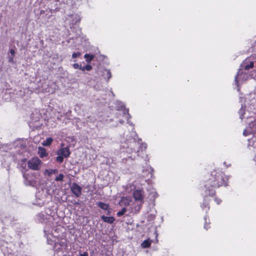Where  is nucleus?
Masks as SVG:
<instances>
[{"mask_svg":"<svg viewBox=\"0 0 256 256\" xmlns=\"http://www.w3.org/2000/svg\"><path fill=\"white\" fill-rule=\"evenodd\" d=\"M241 70H240L238 72L237 75L235 77V82L236 84H238V79H239L240 80H242V82H244L246 80L248 77L249 75H248L246 73H243L242 72H240Z\"/></svg>","mask_w":256,"mask_h":256,"instance_id":"obj_6","label":"nucleus"},{"mask_svg":"<svg viewBox=\"0 0 256 256\" xmlns=\"http://www.w3.org/2000/svg\"><path fill=\"white\" fill-rule=\"evenodd\" d=\"M104 76L106 78H107L108 80L110 78L112 77V74H111L110 70H107V69L105 70L104 72Z\"/></svg>","mask_w":256,"mask_h":256,"instance_id":"obj_18","label":"nucleus"},{"mask_svg":"<svg viewBox=\"0 0 256 256\" xmlns=\"http://www.w3.org/2000/svg\"><path fill=\"white\" fill-rule=\"evenodd\" d=\"M151 242L150 240H144L141 246L142 248H147L150 246Z\"/></svg>","mask_w":256,"mask_h":256,"instance_id":"obj_13","label":"nucleus"},{"mask_svg":"<svg viewBox=\"0 0 256 256\" xmlns=\"http://www.w3.org/2000/svg\"><path fill=\"white\" fill-rule=\"evenodd\" d=\"M47 242L48 244H50L52 246L54 245L55 247L58 246V244L56 243L55 240H51L50 237L49 236L47 238Z\"/></svg>","mask_w":256,"mask_h":256,"instance_id":"obj_20","label":"nucleus"},{"mask_svg":"<svg viewBox=\"0 0 256 256\" xmlns=\"http://www.w3.org/2000/svg\"><path fill=\"white\" fill-rule=\"evenodd\" d=\"M228 178L222 172H212L208 180L206 182L204 186L206 188V193L210 196L214 194V188H218L221 186H227Z\"/></svg>","mask_w":256,"mask_h":256,"instance_id":"obj_1","label":"nucleus"},{"mask_svg":"<svg viewBox=\"0 0 256 256\" xmlns=\"http://www.w3.org/2000/svg\"><path fill=\"white\" fill-rule=\"evenodd\" d=\"M133 196L135 200L140 201L141 204L138 206L136 212H138L142 207V204L143 202L144 194L143 192L140 190H136L133 193Z\"/></svg>","mask_w":256,"mask_h":256,"instance_id":"obj_4","label":"nucleus"},{"mask_svg":"<svg viewBox=\"0 0 256 256\" xmlns=\"http://www.w3.org/2000/svg\"><path fill=\"white\" fill-rule=\"evenodd\" d=\"M72 192L76 196L79 197L82 194V188L76 183H72L70 187Z\"/></svg>","mask_w":256,"mask_h":256,"instance_id":"obj_5","label":"nucleus"},{"mask_svg":"<svg viewBox=\"0 0 256 256\" xmlns=\"http://www.w3.org/2000/svg\"><path fill=\"white\" fill-rule=\"evenodd\" d=\"M126 211V208H122V209L117 212L116 214L118 216H122Z\"/></svg>","mask_w":256,"mask_h":256,"instance_id":"obj_22","label":"nucleus"},{"mask_svg":"<svg viewBox=\"0 0 256 256\" xmlns=\"http://www.w3.org/2000/svg\"><path fill=\"white\" fill-rule=\"evenodd\" d=\"M202 208L204 210L206 211V212H207L210 208L209 206H208V202L206 199L204 200V202L202 206Z\"/></svg>","mask_w":256,"mask_h":256,"instance_id":"obj_19","label":"nucleus"},{"mask_svg":"<svg viewBox=\"0 0 256 256\" xmlns=\"http://www.w3.org/2000/svg\"><path fill=\"white\" fill-rule=\"evenodd\" d=\"M101 218L104 220V222L109 224H112L115 220V218L112 216L108 217L104 216H101Z\"/></svg>","mask_w":256,"mask_h":256,"instance_id":"obj_10","label":"nucleus"},{"mask_svg":"<svg viewBox=\"0 0 256 256\" xmlns=\"http://www.w3.org/2000/svg\"><path fill=\"white\" fill-rule=\"evenodd\" d=\"M64 175L62 174H60L55 179L56 181H63Z\"/></svg>","mask_w":256,"mask_h":256,"instance_id":"obj_25","label":"nucleus"},{"mask_svg":"<svg viewBox=\"0 0 256 256\" xmlns=\"http://www.w3.org/2000/svg\"><path fill=\"white\" fill-rule=\"evenodd\" d=\"M123 107H124V106H122H122H121L122 110V108H123Z\"/></svg>","mask_w":256,"mask_h":256,"instance_id":"obj_39","label":"nucleus"},{"mask_svg":"<svg viewBox=\"0 0 256 256\" xmlns=\"http://www.w3.org/2000/svg\"><path fill=\"white\" fill-rule=\"evenodd\" d=\"M123 114L126 120H128L130 118V116L128 112V110H124L123 111Z\"/></svg>","mask_w":256,"mask_h":256,"instance_id":"obj_23","label":"nucleus"},{"mask_svg":"<svg viewBox=\"0 0 256 256\" xmlns=\"http://www.w3.org/2000/svg\"><path fill=\"white\" fill-rule=\"evenodd\" d=\"M214 200L218 204H220L222 202V200L220 199H218V198H216Z\"/></svg>","mask_w":256,"mask_h":256,"instance_id":"obj_31","label":"nucleus"},{"mask_svg":"<svg viewBox=\"0 0 256 256\" xmlns=\"http://www.w3.org/2000/svg\"><path fill=\"white\" fill-rule=\"evenodd\" d=\"M84 58L86 59V61L88 63H90L94 59V54H84Z\"/></svg>","mask_w":256,"mask_h":256,"instance_id":"obj_14","label":"nucleus"},{"mask_svg":"<svg viewBox=\"0 0 256 256\" xmlns=\"http://www.w3.org/2000/svg\"><path fill=\"white\" fill-rule=\"evenodd\" d=\"M10 53L12 56H14V54H15L14 50H13V49H10Z\"/></svg>","mask_w":256,"mask_h":256,"instance_id":"obj_30","label":"nucleus"},{"mask_svg":"<svg viewBox=\"0 0 256 256\" xmlns=\"http://www.w3.org/2000/svg\"><path fill=\"white\" fill-rule=\"evenodd\" d=\"M70 152L68 147L61 148L57 151V154L60 155L64 158H68L70 156Z\"/></svg>","mask_w":256,"mask_h":256,"instance_id":"obj_8","label":"nucleus"},{"mask_svg":"<svg viewBox=\"0 0 256 256\" xmlns=\"http://www.w3.org/2000/svg\"><path fill=\"white\" fill-rule=\"evenodd\" d=\"M64 158L62 156L60 155H58V156L56 158V161L59 163H62L64 160Z\"/></svg>","mask_w":256,"mask_h":256,"instance_id":"obj_24","label":"nucleus"},{"mask_svg":"<svg viewBox=\"0 0 256 256\" xmlns=\"http://www.w3.org/2000/svg\"><path fill=\"white\" fill-rule=\"evenodd\" d=\"M52 138H48L45 140H44L42 142L43 146H48L52 142Z\"/></svg>","mask_w":256,"mask_h":256,"instance_id":"obj_16","label":"nucleus"},{"mask_svg":"<svg viewBox=\"0 0 256 256\" xmlns=\"http://www.w3.org/2000/svg\"><path fill=\"white\" fill-rule=\"evenodd\" d=\"M96 205L100 208L104 210H107L108 208V205L102 202H98Z\"/></svg>","mask_w":256,"mask_h":256,"instance_id":"obj_12","label":"nucleus"},{"mask_svg":"<svg viewBox=\"0 0 256 256\" xmlns=\"http://www.w3.org/2000/svg\"><path fill=\"white\" fill-rule=\"evenodd\" d=\"M25 184L26 185L34 186V182L32 180H28L26 181Z\"/></svg>","mask_w":256,"mask_h":256,"instance_id":"obj_28","label":"nucleus"},{"mask_svg":"<svg viewBox=\"0 0 256 256\" xmlns=\"http://www.w3.org/2000/svg\"><path fill=\"white\" fill-rule=\"evenodd\" d=\"M41 160L38 158H34L29 160L28 162V167L32 170H39L40 167Z\"/></svg>","mask_w":256,"mask_h":256,"instance_id":"obj_3","label":"nucleus"},{"mask_svg":"<svg viewBox=\"0 0 256 256\" xmlns=\"http://www.w3.org/2000/svg\"><path fill=\"white\" fill-rule=\"evenodd\" d=\"M46 218V215L43 213L39 214L37 216L38 220L40 222H44Z\"/></svg>","mask_w":256,"mask_h":256,"instance_id":"obj_17","label":"nucleus"},{"mask_svg":"<svg viewBox=\"0 0 256 256\" xmlns=\"http://www.w3.org/2000/svg\"><path fill=\"white\" fill-rule=\"evenodd\" d=\"M81 66H82L81 64H79L78 63H75V64H73V65H72L73 68L74 69H79V70L81 68Z\"/></svg>","mask_w":256,"mask_h":256,"instance_id":"obj_26","label":"nucleus"},{"mask_svg":"<svg viewBox=\"0 0 256 256\" xmlns=\"http://www.w3.org/2000/svg\"><path fill=\"white\" fill-rule=\"evenodd\" d=\"M204 220L206 221V217H204Z\"/></svg>","mask_w":256,"mask_h":256,"instance_id":"obj_41","label":"nucleus"},{"mask_svg":"<svg viewBox=\"0 0 256 256\" xmlns=\"http://www.w3.org/2000/svg\"><path fill=\"white\" fill-rule=\"evenodd\" d=\"M76 17H78V20H80V18H79V17L77 16H76Z\"/></svg>","mask_w":256,"mask_h":256,"instance_id":"obj_38","label":"nucleus"},{"mask_svg":"<svg viewBox=\"0 0 256 256\" xmlns=\"http://www.w3.org/2000/svg\"><path fill=\"white\" fill-rule=\"evenodd\" d=\"M58 172V170H45V174H47L48 176H50L51 174H56Z\"/></svg>","mask_w":256,"mask_h":256,"instance_id":"obj_21","label":"nucleus"},{"mask_svg":"<svg viewBox=\"0 0 256 256\" xmlns=\"http://www.w3.org/2000/svg\"><path fill=\"white\" fill-rule=\"evenodd\" d=\"M248 134L249 132L246 130H244L243 132V134L245 136H248Z\"/></svg>","mask_w":256,"mask_h":256,"instance_id":"obj_34","label":"nucleus"},{"mask_svg":"<svg viewBox=\"0 0 256 256\" xmlns=\"http://www.w3.org/2000/svg\"><path fill=\"white\" fill-rule=\"evenodd\" d=\"M38 154L42 158H44L47 155L46 150L42 147L38 148Z\"/></svg>","mask_w":256,"mask_h":256,"instance_id":"obj_11","label":"nucleus"},{"mask_svg":"<svg viewBox=\"0 0 256 256\" xmlns=\"http://www.w3.org/2000/svg\"><path fill=\"white\" fill-rule=\"evenodd\" d=\"M13 57L12 56H10L8 58V62H13Z\"/></svg>","mask_w":256,"mask_h":256,"instance_id":"obj_32","label":"nucleus"},{"mask_svg":"<svg viewBox=\"0 0 256 256\" xmlns=\"http://www.w3.org/2000/svg\"><path fill=\"white\" fill-rule=\"evenodd\" d=\"M80 256H88L87 252H84L83 254H81Z\"/></svg>","mask_w":256,"mask_h":256,"instance_id":"obj_33","label":"nucleus"},{"mask_svg":"<svg viewBox=\"0 0 256 256\" xmlns=\"http://www.w3.org/2000/svg\"><path fill=\"white\" fill-rule=\"evenodd\" d=\"M81 55V53L80 52H74V53H73L72 54V58H76L77 57H78L79 56H80Z\"/></svg>","mask_w":256,"mask_h":256,"instance_id":"obj_27","label":"nucleus"},{"mask_svg":"<svg viewBox=\"0 0 256 256\" xmlns=\"http://www.w3.org/2000/svg\"><path fill=\"white\" fill-rule=\"evenodd\" d=\"M128 123L130 124V125L132 126V130L134 128L132 124V122H128Z\"/></svg>","mask_w":256,"mask_h":256,"instance_id":"obj_36","label":"nucleus"},{"mask_svg":"<svg viewBox=\"0 0 256 256\" xmlns=\"http://www.w3.org/2000/svg\"><path fill=\"white\" fill-rule=\"evenodd\" d=\"M254 64L253 62H250V60L246 58L240 65L241 69L248 70L254 67Z\"/></svg>","mask_w":256,"mask_h":256,"instance_id":"obj_7","label":"nucleus"},{"mask_svg":"<svg viewBox=\"0 0 256 256\" xmlns=\"http://www.w3.org/2000/svg\"><path fill=\"white\" fill-rule=\"evenodd\" d=\"M80 70H82L83 72L86 70L85 68V66H81V68H80Z\"/></svg>","mask_w":256,"mask_h":256,"instance_id":"obj_35","label":"nucleus"},{"mask_svg":"<svg viewBox=\"0 0 256 256\" xmlns=\"http://www.w3.org/2000/svg\"><path fill=\"white\" fill-rule=\"evenodd\" d=\"M246 106L242 105L241 108L238 110L240 118L242 120L244 118L243 115L245 113Z\"/></svg>","mask_w":256,"mask_h":256,"instance_id":"obj_15","label":"nucleus"},{"mask_svg":"<svg viewBox=\"0 0 256 256\" xmlns=\"http://www.w3.org/2000/svg\"><path fill=\"white\" fill-rule=\"evenodd\" d=\"M146 146V144L142 143L141 140L138 141H136L134 138L131 140L129 146L126 148V152L131 154L134 151V154L128 156V158H130L132 160H135L139 156L140 151L142 152L145 150Z\"/></svg>","mask_w":256,"mask_h":256,"instance_id":"obj_2","label":"nucleus"},{"mask_svg":"<svg viewBox=\"0 0 256 256\" xmlns=\"http://www.w3.org/2000/svg\"><path fill=\"white\" fill-rule=\"evenodd\" d=\"M123 122H124L123 121H122V120H120V122L121 124H122V123H123Z\"/></svg>","mask_w":256,"mask_h":256,"instance_id":"obj_40","label":"nucleus"},{"mask_svg":"<svg viewBox=\"0 0 256 256\" xmlns=\"http://www.w3.org/2000/svg\"><path fill=\"white\" fill-rule=\"evenodd\" d=\"M130 202V198L128 197H123L121 198L120 204L121 206H128Z\"/></svg>","mask_w":256,"mask_h":256,"instance_id":"obj_9","label":"nucleus"},{"mask_svg":"<svg viewBox=\"0 0 256 256\" xmlns=\"http://www.w3.org/2000/svg\"><path fill=\"white\" fill-rule=\"evenodd\" d=\"M85 68L86 70L89 71L92 69V66L90 64H88L85 66Z\"/></svg>","mask_w":256,"mask_h":256,"instance_id":"obj_29","label":"nucleus"},{"mask_svg":"<svg viewBox=\"0 0 256 256\" xmlns=\"http://www.w3.org/2000/svg\"><path fill=\"white\" fill-rule=\"evenodd\" d=\"M204 228L206 229V230L208 229V227L207 226L206 224H205L204 226Z\"/></svg>","mask_w":256,"mask_h":256,"instance_id":"obj_37","label":"nucleus"}]
</instances>
